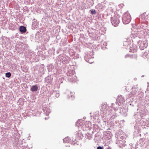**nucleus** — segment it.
Returning a JSON list of instances; mask_svg holds the SVG:
<instances>
[{
    "label": "nucleus",
    "mask_w": 149,
    "mask_h": 149,
    "mask_svg": "<svg viewBox=\"0 0 149 149\" xmlns=\"http://www.w3.org/2000/svg\"><path fill=\"white\" fill-rule=\"evenodd\" d=\"M122 19L124 24L129 23L131 20L130 15L127 13H124L122 17Z\"/></svg>",
    "instance_id": "1"
},
{
    "label": "nucleus",
    "mask_w": 149,
    "mask_h": 149,
    "mask_svg": "<svg viewBox=\"0 0 149 149\" xmlns=\"http://www.w3.org/2000/svg\"><path fill=\"white\" fill-rule=\"evenodd\" d=\"M119 17V16L118 15H114L111 18V22L112 24L115 27L117 26L120 23Z\"/></svg>",
    "instance_id": "2"
},
{
    "label": "nucleus",
    "mask_w": 149,
    "mask_h": 149,
    "mask_svg": "<svg viewBox=\"0 0 149 149\" xmlns=\"http://www.w3.org/2000/svg\"><path fill=\"white\" fill-rule=\"evenodd\" d=\"M92 54L91 52H87L84 56V59L86 61L91 64L93 63L94 62V57L92 56Z\"/></svg>",
    "instance_id": "3"
},
{
    "label": "nucleus",
    "mask_w": 149,
    "mask_h": 149,
    "mask_svg": "<svg viewBox=\"0 0 149 149\" xmlns=\"http://www.w3.org/2000/svg\"><path fill=\"white\" fill-rule=\"evenodd\" d=\"M69 59L68 57L60 55L58 56V61L60 63H62L63 64H65L69 63Z\"/></svg>",
    "instance_id": "4"
},
{
    "label": "nucleus",
    "mask_w": 149,
    "mask_h": 149,
    "mask_svg": "<svg viewBox=\"0 0 149 149\" xmlns=\"http://www.w3.org/2000/svg\"><path fill=\"white\" fill-rule=\"evenodd\" d=\"M138 43L141 49L143 50L146 48L148 46V43L145 41H142L139 40L138 42Z\"/></svg>",
    "instance_id": "5"
},
{
    "label": "nucleus",
    "mask_w": 149,
    "mask_h": 149,
    "mask_svg": "<svg viewBox=\"0 0 149 149\" xmlns=\"http://www.w3.org/2000/svg\"><path fill=\"white\" fill-rule=\"evenodd\" d=\"M116 99V104H117L118 106H120L125 102V100L122 96L120 95Z\"/></svg>",
    "instance_id": "6"
},
{
    "label": "nucleus",
    "mask_w": 149,
    "mask_h": 149,
    "mask_svg": "<svg viewBox=\"0 0 149 149\" xmlns=\"http://www.w3.org/2000/svg\"><path fill=\"white\" fill-rule=\"evenodd\" d=\"M109 107V106H108L107 104H102L101 106L100 111H103L104 113L107 114V110Z\"/></svg>",
    "instance_id": "7"
},
{
    "label": "nucleus",
    "mask_w": 149,
    "mask_h": 149,
    "mask_svg": "<svg viewBox=\"0 0 149 149\" xmlns=\"http://www.w3.org/2000/svg\"><path fill=\"white\" fill-rule=\"evenodd\" d=\"M132 90L131 92V94L132 96H134L135 95H137V91H138L137 85L134 86L132 87Z\"/></svg>",
    "instance_id": "8"
},
{
    "label": "nucleus",
    "mask_w": 149,
    "mask_h": 149,
    "mask_svg": "<svg viewBox=\"0 0 149 149\" xmlns=\"http://www.w3.org/2000/svg\"><path fill=\"white\" fill-rule=\"evenodd\" d=\"M117 114L116 113H110L108 114V118H109V120L112 121L117 117Z\"/></svg>",
    "instance_id": "9"
},
{
    "label": "nucleus",
    "mask_w": 149,
    "mask_h": 149,
    "mask_svg": "<svg viewBox=\"0 0 149 149\" xmlns=\"http://www.w3.org/2000/svg\"><path fill=\"white\" fill-rule=\"evenodd\" d=\"M104 134L105 138L108 140L111 138L112 134L111 132L109 131L104 132Z\"/></svg>",
    "instance_id": "10"
},
{
    "label": "nucleus",
    "mask_w": 149,
    "mask_h": 149,
    "mask_svg": "<svg viewBox=\"0 0 149 149\" xmlns=\"http://www.w3.org/2000/svg\"><path fill=\"white\" fill-rule=\"evenodd\" d=\"M38 90V88L37 85H33L31 86L30 91L32 92H36Z\"/></svg>",
    "instance_id": "11"
},
{
    "label": "nucleus",
    "mask_w": 149,
    "mask_h": 149,
    "mask_svg": "<svg viewBox=\"0 0 149 149\" xmlns=\"http://www.w3.org/2000/svg\"><path fill=\"white\" fill-rule=\"evenodd\" d=\"M137 55L135 54H132L131 55H130L129 54H127L125 56V58H137Z\"/></svg>",
    "instance_id": "12"
},
{
    "label": "nucleus",
    "mask_w": 149,
    "mask_h": 149,
    "mask_svg": "<svg viewBox=\"0 0 149 149\" xmlns=\"http://www.w3.org/2000/svg\"><path fill=\"white\" fill-rule=\"evenodd\" d=\"M19 31L22 33L26 32V27L24 26H21L19 27Z\"/></svg>",
    "instance_id": "13"
},
{
    "label": "nucleus",
    "mask_w": 149,
    "mask_h": 149,
    "mask_svg": "<svg viewBox=\"0 0 149 149\" xmlns=\"http://www.w3.org/2000/svg\"><path fill=\"white\" fill-rule=\"evenodd\" d=\"M7 116L8 115L5 112H3V114L1 116V118L2 119V120L4 121L6 119Z\"/></svg>",
    "instance_id": "14"
},
{
    "label": "nucleus",
    "mask_w": 149,
    "mask_h": 149,
    "mask_svg": "<svg viewBox=\"0 0 149 149\" xmlns=\"http://www.w3.org/2000/svg\"><path fill=\"white\" fill-rule=\"evenodd\" d=\"M35 54L31 50L29 51L28 56L29 57H30V58L34 56Z\"/></svg>",
    "instance_id": "15"
},
{
    "label": "nucleus",
    "mask_w": 149,
    "mask_h": 149,
    "mask_svg": "<svg viewBox=\"0 0 149 149\" xmlns=\"http://www.w3.org/2000/svg\"><path fill=\"white\" fill-rule=\"evenodd\" d=\"M63 141L64 143H68L70 142V139L69 137H67L63 139Z\"/></svg>",
    "instance_id": "16"
},
{
    "label": "nucleus",
    "mask_w": 149,
    "mask_h": 149,
    "mask_svg": "<svg viewBox=\"0 0 149 149\" xmlns=\"http://www.w3.org/2000/svg\"><path fill=\"white\" fill-rule=\"evenodd\" d=\"M33 22L32 23V26L35 27H36V26L37 25V21L36 19H34L33 20Z\"/></svg>",
    "instance_id": "17"
},
{
    "label": "nucleus",
    "mask_w": 149,
    "mask_h": 149,
    "mask_svg": "<svg viewBox=\"0 0 149 149\" xmlns=\"http://www.w3.org/2000/svg\"><path fill=\"white\" fill-rule=\"evenodd\" d=\"M86 137L87 139H90L92 138V135L89 133H87L86 134Z\"/></svg>",
    "instance_id": "18"
},
{
    "label": "nucleus",
    "mask_w": 149,
    "mask_h": 149,
    "mask_svg": "<svg viewBox=\"0 0 149 149\" xmlns=\"http://www.w3.org/2000/svg\"><path fill=\"white\" fill-rule=\"evenodd\" d=\"M44 111H45H45L46 112V115H48L50 113V111L49 109H48V108H46L45 109H44Z\"/></svg>",
    "instance_id": "19"
},
{
    "label": "nucleus",
    "mask_w": 149,
    "mask_h": 149,
    "mask_svg": "<svg viewBox=\"0 0 149 149\" xmlns=\"http://www.w3.org/2000/svg\"><path fill=\"white\" fill-rule=\"evenodd\" d=\"M53 94L55 95L56 97H59L60 95L59 91H54Z\"/></svg>",
    "instance_id": "20"
},
{
    "label": "nucleus",
    "mask_w": 149,
    "mask_h": 149,
    "mask_svg": "<svg viewBox=\"0 0 149 149\" xmlns=\"http://www.w3.org/2000/svg\"><path fill=\"white\" fill-rule=\"evenodd\" d=\"M90 13L92 15H95L96 13V12L95 10V9H92L90 11Z\"/></svg>",
    "instance_id": "21"
},
{
    "label": "nucleus",
    "mask_w": 149,
    "mask_h": 149,
    "mask_svg": "<svg viewBox=\"0 0 149 149\" xmlns=\"http://www.w3.org/2000/svg\"><path fill=\"white\" fill-rule=\"evenodd\" d=\"M51 81V78L49 77H47L45 78V81L48 83H50Z\"/></svg>",
    "instance_id": "22"
},
{
    "label": "nucleus",
    "mask_w": 149,
    "mask_h": 149,
    "mask_svg": "<svg viewBox=\"0 0 149 149\" xmlns=\"http://www.w3.org/2000/svg\"><path fill=\"white\" fill-rule=\"evenodd\" d=\"M126 144L122 141V143L118 145V146L120 147V148H123V147H125Z\"/></svg>",
    "instance_id": "23"
},
{
    "label": "nucleus",
    "mask_w": 149,
    "mask_h": 149,
    "mask_svg": "<svg viewBox=\"0 0 149 149\" xmlns=\"http://www.w3.org/2000/svg\"><path fill=\"white\" fill-rule=\"evenodd\" d=\"M11 76V74L10 72H7L6 73L5 76L6 77L10 78Z\"/></svg>",
    "instance_id": "24"
},
{
    "label": "nucleus",
    "mask_w": 149,
    "mask_h": 149,
    "mask_svg": "<svg viewBox=\"0 0 149 149\" xmlns=\"http://www.w3.org/2000/svg\"><path fill=\"white\" fill-rule=\"evenodd\" d=\"M72 92H70V96L69 97H68L69 95H68V98H69L71 100H72L74 98V96H73L71 94Z\"/></svg>",
    "instance_id": "25"
},
{
    "label": "nucleus",
    "mask_w": 149,
    "mask_h": 149,
    "mask_svg": "<svg viewBox=\"0 0 149 149\" xmlns=\"http://www.w3.org/2000/svg\"><path fill=\"white\" fill-rule=\"evenodd\" d=\"M81 121V120H79L77 121L76 123V124L77 126H79V125H81V122H80Z\"/></svg>",
    "instance_id": "26"
},
{
    "label": "nucleus",
    "mask_w": 149,
    "mask_h": 149,
    "mask_svg": "<svg viewBox=\"0 0 149 149\" xmlns=\"http://www.w3.org/2000/svg\"><path fill=\"white\" fill-rule=\"evenodd\" d=\"M71 144L72 145H75V144H76V139H73L72 141Z\"/></svg>",
    "instance_id": "27"
},
{
    "label": "nucleus",
    "mask_w": 149,
    "mask_h": 149,
    "mask_svg": "<svg viewBox=\"0 0 149 149\" xmlns=\"http://www.w3.org/2000/svg\"><path fill=\"white\" fill-rule=\"evenodd\" d=\"M146 14V13H145L143 14H142L140 16V17L142 19H145V18H146L145 15Z\"/></svg>",
    "instance_id": "28"
},
{
    "label": "nucleus",
    "mask_w": 149,
    "mask_h": 149,
    "mask_svg": "<svg viewBox=\"0 0 149 149\" xmlns=\"http://www.w3.org/2000/svg\"><path fill=\"white\" fill-rule=\"evenodd\" d=\"M122 143V141L121 140H117L116 141V143L118 145L119 144H120V143Z\"/></svg>",
    "instance_id": "29"
},
{
    "label": "nucleus",
    "mask_w": 149,
    "mask_h": 149,
    "mask_svg": "<svg viewBox=\"0 0 149 149\" xmlns=\"http://www.w3.org/2000/svg\"><path fill=\"white\" fill-rule=\"evenodd\" d=\"M76 135L77 136H82V134L81 133V132L80 131L78 132H77L76 134Z\"/></svg>",
    "instance_id": "30"
},
{
    "label": "nucleus",
    "mask_w": 149,
    "mask_h": 149,
    "mask_svg": "<svg viewBox=\"0 0 149 149\" xmlns=\"http://www.w3.org/2000/svg\"><path fill=\"white\" fill-rule=\"evenodd\" d=\"M124 40H125L127 42L128 44H131V41L129 38L125 39Z\"/></svg>",
    "instance_id": "31"
},
{
    "label": "nucleus",
    "mask_w": 149,
    "mask_h": 149,
    "mask_svg": "<svg viewBox=\"0 0 149 149\" xmlns=\"http://www.w3.org/2000/svg\"><path fill=\"white\" fill-rule=\"evenodd\" d=\"M130 44H128L127 42H126L125 40H124L123 41V45L124 46H127L128 45H130Z\"/></svg>",
    "instance_id": "32"
},
{
    "label": "nucleus",
    "mask_w": 149,
    "mask_h": 149,
    "mask_svg": "<svg viewBox=\"0 0 149 149\" xmlns=\"http://www.w3.org/2000/svg\"><path fill=\"white\" fill-rule=\"evenodd\" d=\"M136 51V49H132V48L131 47H130V52H135Z\"/></svg>",
    "instance_id": "33"
},
{
    "label": "nucleus",
    "mask_w": 149,
    "mask_h": 149,
    "mask_svg": "<svg viewBox=\"0 0 149 149\" xmlns=\"http://www.w3.org/2000/svg\"><path fill=\"white\" fill-rule=\"evenodd\" d=\"M140 113H137L134 114V116L136 117V118L137 116H138L139 115L140 116ZM140 116H139V117Z\"/></svg>",
    "instance_id": "34"
},
{
    "label": "nucleus",
    "mask_w": 149,
    "mask_h": 149,
    "mask_svg": "<svg viewBox=\"0 0 149 149\" xmlns=\"http://www.w3.org/2000/svg\"><path fill=\"white\" fill-rule=\"evenodd\" d=\"M97 149H104L103 147L98 146L97 148Z\"/></svg>",
    "instance_id": "35"
},
{
    "label": "nucleus",
    "mask_w": 149,
    "mask_h": 149,
    "mask_svg": "<svg viewBox=\"0 0 149 149\" xmlns=\"http://www.w3.org/2000/svg\"><path fill=\"white\" fill-rule=\"evenodd\" d=\"M114 104H115L114 103H111V105L110 106V107H113V105H114Z\"/></svg>",
    "instance_id": "36"
},
{
    "label": "nucleus",
    "mask_w": 149,
    "mask_h": 149,
    "mask_svg": "<svg viewBox=\"0 0 149 149\" xmlns=\"http://www.w3.org/2000/svg\"><path fill=\"white\" fill-rule=\"evenodd\" d=\"M114 111H116L118 110V108L117 107L114 108Z\"/></svg>",
    "instance_id": "37"
},
{
    "label": "nucleus",
    "mask_w": 149,
    "mask_h": 149,
    "mask_svg": "<svg viewBox=\"0 0 149 149\" xmlns=\"http://www.w3.org/2000/svg\"><path fill=\"white\" fill-rule=\"evenodd\" d=\"M99 113V112L98 111H97L96 112H95V113H96V114H98Z\"/></svg>",
    "instance_id": "38"
},
{
    "label": "nucleus",
    "mask_w": 149,
    "mask_h": 149,
    "mask_svg": "<svg viewBox=\"0 0 149 149\" xmlns=\"http://www.w3.org/2000/svg\"><path fill=\"white\" fill-rule=\"evenodd\" d=\"M138 147H137V146L136 145L135 146V147L134 149H136V148H137Z\"/></svg>",
    "instance_id": "39"
},
{
    "label": "nucleus",
    "mask_w": 149,
    "mask_h": 149,
    "mask_svg": "<svg viewBox=\"0 0 149 149\" xmlns=\"http://www.w3.org/2000/svg\"><path fill=\"white\" fill-rule=\"evenodd\" d=\"M106 149H111L110 147H108Z\"/></svg>",
    "instance_id": "40"
},
{
    "label": "nucleus",
    "mask_w": 149,
    "mask_h": 149,
    "mask_svg": "<svg viewBox=\"0 0 149 149\" xmlns=\"http://www.w3.org/2000/svg\"><path fill=\"white\" fill-rule=\"evenodd\" d=\"M120 138H121V139H123L124 138V137L123 136H121L120 137Z\"/></svg>",
    "instance_id": "41"
},
{
    "label": "nucleus",
    "mask_w": 149,
    "mask_h": 149,
    "mask_svg": "<svg viewBox=\"0 0 149 149\" xmlns=\"http://www.w3.org/2000/svg\"><path fill=\"white\" fill-rule=\"evenodd\" d=\"M125 109H124V108H123L122 109V111H123V110H125Z\"/></svg>",
    "instance_id": "42"
},
{
    "label": "nucleus",
    "mask_w": 149,
    "mask_h": 149,
    "mask_svg": "<svg viewBox=\"0 0 149 149\" xmlns=\"http://www.w3.org/2000/svg\"><path fill=\"white\" fill-rule=\"evenodd\" d=\"M130 105H132V106H134L133 105H132V104H131V103L130 104Z\"/></svg>",
    "instance_id": "43"
},
{
    "label": "nucleus",
    "mask_w": 149,
    "mask_h": 149,
    "mask_svg": "<svg viewBox=\"0 0 149 149\" xmlns=\"http://www.w3.org/2000/svg\"><path fill=\"white\" fill-rule=\"evenodd\" d=\"M105 45H107V43H105V44H104Z\"/></svg>",
    "instance_id": "44"
},
{
    "label": "nucleus",
    "mask_w": 149,
    "mask_h": 149,
    "mask_svg": "<svg viewBox=\"0 0 149 149\" xmlns=\"http://www.w3.org/2000/svg\"><path fill=\"white\" fill-rule=\"evenodd\" d=\"M25 148H27V146H25Z\"/></svg>",
    "instance_id": "45"
},
{
    "label": "nucleus",
    "mask_w": 149,
    "mask_h": 149,
    "mask_svg": "<svg viewBox=\"0 0 149 149\" xmlns=\"http://www.w3.org/2000/svg\"><path fill=\"white\" fill-rule=\"evenodd\" d=\"M84 119L86 118V117L84 118Z\"/></svg>",
    "instance_id": "46"
},
{
    "label": "nucleus",
    "mask_w": 149,
    "mask_h": 149,
    "mask_svg": "<svg viewBox=\"0 0 149 149\" xmlns=\"http://www.w3.org/2000/svg\"><path fill=\"white\" fill-rule=\"evenodd\" d=\"M45 119H46V120H47V118H45Z\"/></svg>",
    "instance_id": "47"
},
{
    "label": "nucleus",
    "mask_w": 149,
    "mask_h": 149,
    "mask_svg": "<svg viewBox=\"0 0 149 149\" xmlns=\"http://www.w3.org/2000/svg\"><path fill=\"white\" fill-rule=\"evenodd\" d=\"M147 96H146V98H147Z\"/></svg>",
    "instance_id": "48"
}]
</instances>
